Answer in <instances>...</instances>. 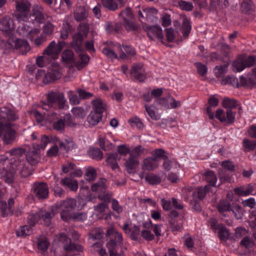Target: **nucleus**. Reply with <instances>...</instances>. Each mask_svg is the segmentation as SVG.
<instances>
[{
  "instance_id": "1",
  "label": "nucleus",
  "mask_w": 256,
  "mask_h": 256,
  "mask_svg": "<svg viewBox=\"0 0 256 256\" xmlns=\"http://www.w3.org/2000/svg\"><path fill=\"white\" fill-rule=\"evenodd\" d=\"M25 150L22 148H14L8 151L6 154L10 156L11 170L8 171L4 169L0 172V177L8 184H11L14 180V173L18 170L22 176L26 178L32 172L28 168L27 163L24 160Z\"/></svg>"
},
{
  "instance_id": "2",
  "label": "nucleus",
  "mask_w": 256,
  "mask_h": 256,
  "mask_svg": "<svg viewBox=\"0 0 256 256\" xmlns=\"http://www.w3.org/2000/svg\"><path fill=\"white\" fill-rule=\"evenodd\" d=\"M18 118L16 113L6 108H0V137L7 144H12L15 140L16 132L12 127L10 121H14Z\"/></svg>"
},
{
  "instance_id": "3",
  "label": "nucleus",
  "mask_w": 256,
  "mask_h": 256,
  "mask_svg": "<svg viewBox=\"0 0 256 256\" xmlns=\"http://www.w3.org/2000/svg\"><path fill=\"white\" fill-rule=\"evenodd\" d=\"M30 4L28 0H17L16 12L14 16L16 19L20 22H29L36 20L39 23H42L46 20V18L42 12V8H36L33 10V14H31L30 12Z\"/></svg>"
},
{
  "instance_id": "4",
  "label": "nucleus",
  "mask_w": 256,
  "mask_h": 256,
  "mask_svg": "<svg viewBox=\"0 0 256 256\" xmlns=\"http://www.w3.org/2000/svg\"><path fill=\"white\" fill-rule=\"evenodd\" d=\"M106 179L100 178L97 182L92 186V190L93 192H98L100 193L98 198L102 201L96 206V208H108V203L111 202L112 194L106 190Z\"/></svg>"
},
{
  "instance_id": "5",
  "label": "nucleus",
  "mask_w": 256,
  "mask_h": 256,
  "mask_svg": "<svg viewBox=\"0 0 256 256\" xmlns=\"http://www.w3.org/2000/svg\"><path fill=\"white\" fill-rule=\"evenodd\" d=\"M92 104L93 109L87 117V122L90 125L94 126L102 120L103 112L106 110V104L99 98L92 100Z\"/></svg>"
},
{
  "instance_id": "6",
  "label": "nucleus",
  "mask_w": 256,
  "mask_h": 256,
  "mask_svg": "<svg viewBox=\"0 0 256 256\" xmlns=\"http://www.w3.org/2000/svg\"><path fill=\"white\" fill-rule=\"evenodd\" d=\"M47 104H44L43 109L46 107L54 108L55 110L64 109L66 102L64 94L60 91H50L46 94Z\"/></svg>"
},
{
  "instance_id": "7",
  "label": "nucleus",
  "mask_w": 256,
  "mask_h": 256,
  "mask_svg": "<svg viewBox=\"0 0 256 256\" xmlns=\"http://www.w3.org/2000/svg\"><path fill=\"white\" fill-rule=\"evenodd\" d=\"M106 246L108 250L110 256H120L123 254L124 250L122 234L116 232L114 238L107 243Z\"/></svg>"
},
{
  "instance_id": "8",
  "label": "nucleus",
  "mask_w": 256,
  "mask_h": 256,
  "mask_svg": "<svg viewBox=\"0 0 256 256\" xmlns=\"http://www.w3.org/2000/svg\"><path fill=\"white\" fill-rule=\"evenodd\" d=\"M40 32V28H32L26 24H20L16 30V32L20 36L26 37L31 41L39 34Z\"/></svg>"
},
{
  "instance_id": "9",
  "label": "nucleus",
  "mask_w": 256,
  "mask_h": 256,
  "mask_svg": "<svg viewBox=\"0 0 256 256\" xmlns=\"http://www.w3.org/2000/svg\"><path fill=\"white\" fill-rule=\"evenodd\" d=\"M214 116L221 122L232 124L234 121L236 112H234L230 108L226 109V111L218 108L216 110Z\"/></svg>"
},
{
  "instance_id": "10",
  "label": "nucleus",
  "mask_w": 256,
  "mask_h": 256,
  "mask_svg": "<svg viewBox=\"0 0 256 256\" xmlns=\"http://www.w3.org/2000/svg\"><path fill=\"white\" fill-rule=\"evenodd\" d=\"M32 189L34 194L39 200H44L48 196V188L46 183L35 182L32 184Z\"/></svg>"
},
{
  "instance_id": "11",
  "label": "nucleus",
  "mask_w": 256,
  "mask_h": 256,
  "mask_svg": "<svg viewBox=\"0 0 256 256\" xmlns=\"http://www.w3.org/2000/svg\"><path fill=\"white\" fill-rule=\"evenodd\" d=\"M8 42L12 46L18 50L22 54H26L30 50V46L27 41L13 38H8Z\"/></svg>"
},
{
  "instance_id": "12",
  "label": "nucleus",
  "mask_w": 256,
  "mask_h": 256,
  "mask_svg": "<svg viewBox=\"0 0 256 256\" xmlns=\"http://www.w3.org/2000/svg\"><path fill=\"white\" fill-rule=\"evenodd\" d=\"M222 166L223 168H220L218 172L220 180L222 182H230L231 178L229 174L226 173V170L230 172L234 170V164L232 162L226 160L222 162Z\"/></svg>"
},
{
  "instance_id": "13",
  "label": "nucleus",
  "mask_w": 256,
  "mask_h": 256,
  "mask_svg": "<svg viewBox=\"0 0 256 256\" xmlns=\"http://www.w3.org/2000/svg\"><path fill=\"white\" fill-rule=\"evenodd\" d=\"M144 30L146 32L148 38L152 40H154L157 39L162 40L163 39V34L162 28L158 26H147L144 27Z\"/></svg>"
},
{
  "instance_id": "14",
  "label": "nucleus",
  "mask_w": 256,
  "mask_h": 256,
  "mask_svg": "<svg viewBox=\"0 0 256 256\" xmlns=\"http://www.w3.org/2000/svg\"><path fill=\"white\" fill-rule=\"evenodd\" d=\"M58 240L60 242L64 243V248L67 252H70L73 250L80 252L83 250V248L81 245L72 243L71 240L64 234H60Z\"/></svg>"
},
{
  "instance_id": "15",
  "label": "nucleus",
  "mask_w": 256,
  "mask_h": 256,
  "mask_svg": "<svg viewBox=\"0 0 256 256\" xmlns=\"http://www.w3.org/2000/svg\"><path fill=\"white\" fill-rule=\"evenodd\" d=\"M60 70V66L58 63H52V70L50 72L46 74L43 80L44 82L48 84L60 79L61 77Z\"/></svg>"
},
{
  "instance_id": "16",
  "label": "nucleus",
  "mask_w": 256,
  "mask_h": 256,
  "mask_svg": "<svg viewBox=\"0 0 256 256\" xmlns=\"http://www.w3.org/2000/svg\"><path fill=\"white\" fill-rule=\"evenodd\" d=\"M39 150L35 146V144H33V148L30 150L26 155L24 154V160L27 163L28 168H29V164L35 165L40 160V154L38 153ZM26 152H24V153Z\"/></svg>"
},
{
  "instance_id": "17",
  "label": "nucleus",
  "mask_w": 256,
  "mask_h": 256,
  "mask_svg": "<svg viewBox=\"0 0 256 256\" xmlns=\"http://www.w3.org/2000/svg\"><path fill=\"white\" fill-rule=\"evenodd\" d=\"M14 28L13 20L10 17H5L0 22V30L10 38L12 36Z\"/></svg>"
},
{
  "instance_id": "18",
  "label": "nucleus",
  "mask_w": 256,
  "mask_h": 256,
  "mask_svg": "<svg viewBox=\"0 0 256 256\" xmlns=\"http://www.w3.org/2000/svg\"><path fill=\"white\" fill-rule=\"evenodd\" d=\"M61 218L66 222L70 220H81L86 218V214L83 212H72L70 209H64L60 213Z\"/></svg>"
},
{
  "instance_id": "19",
  "label": "nucleus",
  "mask_w": 256,
  "mask_h": 256,
  "mask_svg": "<svg viewBox=\"0 0 256 256\" xmlns=\"http://www.w3.org/2000/svg\"><path fill=\"white\" fill-rule=\"evenodd\" d=\"M130 74L139 82H144L146 78V72L142 65L140 64H134L130 70Z\"/></svg>"
},
{
  "instance_id": "20",
  "label": "nucleus",
  "mask_w": 256,
  "mask_h": 256,
  "mask_svg": "<svg viewBox=\"0 0 256 256\" xmlns=\"http://www.w3.org/2000/svg\"><path fill=\"white\" fill-rule=\"evenodd\" d=\"M122 47L126 53V54L122 50L120 44H118L117 48L120 50L119 58L125 60L128 56L132 57L136 54L135 49L130 46L122 44Z\"/></svg>"
},
{
  "instance_id": "21",
  "label": "nucleus",
  "mask_w": 256,
  "mask_h": 256,
  "mask_svg": "<svg viewBox=\"0 0 256 256\" xmlns=\"http://www.w3.org/2000/svg\"><path fill=\"white\" fill-rule=\"evenodd\" d=\"M60 53V49L57 48L54 41L51 42L43 52L44 54H46L53 59L57 58Z\"/></svg>"
},
{
  "instance_id": "22",
  "label": "nucleus",
  "mask_w": 256,
  "mask_h": 256,
  "mask_svg": "<svg viewBox=\"0 0 256 256\" xmlns=\"http://www.w3.org/2000/svg\"><path fill=\"white\" fill-rule=\"evenodd\" d=\"M254 188V185L248 184L246 186H242L235 188L234 189V192L235 194L239 196H247L250 194H252Z\"/></svg>"
},
{
  "instance_id": "23",
  "label": "nucleus",
  "mask_w": 256,
  "mask_h": 256,
  "mask_svg": "<svg viewBox=\"0 0 256 256\" xmlns=\"http://www.w3.org/2000/svg\"><path fill=\"white\" fill-rule=\"evenodd\" d=\"M159 162L152 156L145 158L143 161L142 169L146 170H153L158 166Z\"/></svg>"
},
{
  "instance_id": "24",
  "label": "nucleus",
  "mask_w": 256,
  "mask_h": 256,
  "mask_svg": "<svg viewBox=\"0 0 256 256\" xmlns=\"http://www.w3.org/2000/svg\"><path fill=\"white\" fill-rule=\"evenodd\" d=\"M31 114L35 118L36 120L38 122H40L43 120L44 116H47V118L48 119L50 122H52L55 119L57 118L56 117V113L54 112L47 113L46 114H45L44 116L38 111L33 110L31 112Z\"/></svg>"
},
{
  "instance_id": "25",
  "label": "nucleus",
  "mask_w": 256,
  "mask_h": 256,
  "mask_svg": "<svg viewBox=\"0 0 256 256\" xmlns=\"http://www.w3.org/2000/svg\"><path fill=\"white\" fill-rule=\"evenodd\" d=\"M84 37V36L78 32L76 34L73 36L72 46L77 53H78L82 50V42Z\"/></svg>"
},
{
  "instance_id": "26",
  "label": "nucleus",
  "mask_w": 256,
  "mask_h": 256,
  "mask_svg": "<svg viewBox=\"0 0 256 256\" xmlns=\"http://www.w3.org/2000/svg\"><path fill=\"white\" fill-rule=\"evenodd\" d=\"M160 204L162 208H171L174 206V208H182L183 206L178 203V200L172 198V201L170 200L162 198Z\"/></svg>"
},
{
  "instance_id": "27",
  "label": "nucleus",
  "mask_w": 256,
  "mask_h": 256,
  "mask_svg": "<svg viewBox=\"0 0 256 256\" xmlns=\"http://www.w3.org/2000/svg\"><path fill=\"white\" fill-rule=\"evenodd\" d=\"M219 102L218 100L212 96H211L208 101V106L207 107L206 112L210 119H213L215 118V114L212 111V107H216Z\"/></svg>"
},
{
  "instance_id": "28",
  "label": "nucleus",
  "mask_w": 256,
  "mask_h": 256,
  "mask_svg": "<svg viewBox=\"0 0 256 256\" xmlns=\"http://www.w3.org/2000/svg\"><path fill=\"white\" fill-rule=\"evenodd\" d=\"M60 183L62 186L69 188L72 191H76L78 188L77 181L69 178H62Z\"/></svg>"
},
{
  "instance_id": "29",
  "label": "nucleus",
  "mask_w": 256,
  "mask_h": 256,
  "mask_svg": "<svg viewBox=\"0 0 256 256\" xmlns=\"http://www.w3.org/2000/svg\"><path fill=\"white\" fill-rule=\"evenodd\" d=\"M58 140V138L56 136H48L45 135H44L42 136L41 138V144H35V146L36 148H38V150L44 149L48 144L50 142H57V140Z\"/></svg>"
},
{
  "instance_id": "30",
  "label": "nucleus",
  "mask_w": 256,
  "mask_h": 256,
  "mask_svg": "<svg viewBox=\"0 0 256 256\" xmlns=\"http://www.w3.org/2000/svg\"><path fill=\"white\" fill-rule=\"evenodd\" d=\"M120 158L117 153L110 154H108L106 162L113 170L118 169L119 168L118 164V160H120Z\"/></svg>"
},
{
  "instance_id": "31",
  "label": "nucleus",
  "mask_w": 256,
  "mask_h": 256,
  "mask_svg": "<svg viewBox=\"0 0 256 256\" xmlns=\"http://www.w3.org/2000/svg\"><path fill=\"white\" fill-rule=\"evenodd\" d=\"M82 50L78 53L79 54L80 60H76L75 66L78 69H81L83 68L86 64H87L89 61L88 56L82 52Z\"/></svg>"
},
{
  "instance_id": "32",
  "label": "nucleus",
  "mask_w": 256,
  "mask_h": 256,
  "mask_svg": "<svg viewBox=\"0 0 256 256\" xmlns=\"http://www.w3.org/2000/svg\"><path fill=\"white\" fill-rule=\"evenodd\" d=\"M145 18L148 21L154 22L157 18L158 10L154 8H150L143 10Z\"/></svg>"
},
{
  "instance_id": "33",
  "label": "nucleus",
  "mask_w": 256,
  "mask_h": 256,
  "mask_svg": "<svg viewBox=\"0 0 256 256\" xmlns=\"http://www.w3.org/2000/svg\"><path fill=\"white\" fill-rule=\"evenodd\" d=\"M243 151L247 152L254 150L256 148V140H250L244 138L242 142Z\"/></svg>"
},
{
  "instance_id": "34",
  "label": "nucleus",
  "mask_w": 256,
  "mask_h": 256,
  "mask_svg": "<svg viewBox=\"0 0 256 256\" xmlns=\"http://www.w3.org/2000/svg\"><path fill=\"white\" fill-rule=\"evenodd\" d=\"M74 53L70 50H66L62 54V60L70 64L75 66L76 60L74 58Z\"/></svg>"
},
{
  "instance_id": "35",
  "label": "nucleus",
  "mask_w": 256,
  "mask_h": 256,
  "mask_svg": "<svg viewBox=\"0 0 256 256\" xmlns=\"http://www.w3.org/2000/svg\"><path fill=\"white\" fill-rule=\"evenodd\" d=\"M254 2L252 0H244L241 4V10L245 14H250L254 9Z\"/></svg>"
},
{
  "instance_id": "36",
  "label": "nucleus",
  "mask_w": 256,
  "mask_h": 256,
  "mask_svg": "<svg viewBox=\"0 0 256 256\" xmlns=\"http://www.w3.org/2000/svg\"><path fill=\"white\" fill-rule=\"evenodd\" d=\"M228 64L217 66L214 69V72L217 78L222 77L228 72Z\"/></svg>"
},
{
  "instance_id": "37",
  "label": "nucleus",
  "mask_w": 256,
  "mask_h": 256,
  "mask_svg": "<svg viewBox=\"0 0 256 256\" xmlns=\"http://www.w3.org/2000/svg\"><path fill=\"white\" fill-rule=\"evenodd\" d=\"M99 145L104 150H109L112 149V144L106 136H100L98 138Z\"/></svg>"
},
{
  "instance_id": "38",
  "label": "nucleus",
  "mask_w": 256,
  "mask_h": 256,
  "mask_svg": "<svg viewBox=\"0 0 256 256\" xmlns=\"http://www.w3.org/2000/svg\"><path fill=\"white\" fill-rule=\"evenodd\" d=\"M138 164L139 160L138 158L130 156L126 162V166L128 170L135 169Z\"/></svg>"
},
{
  "instance_id": "39",
  "label": "nucleus",
  "mask_w": 256,
  "mask_h": 256,
  "mask_svg": "<svg viewBox=\"0 0 256 256\" xmlns=\"http://www.w3.org/2000/svg\"><path fill=\"white\" fill-rule=\"evenodd\" d=\"M204 176L206 182L210 185L214 186L216 182L217 178L215 174L212 170L206 172Z\"/></svg>"
},
{
  "instance_id": "40",
  "label": "nucleus",
  "mask_w": 256,
  "mask_h": 256,
  "mask_svg": "<svg viewBox=\"0 0 256 256\" xmlns=\"http://www.w3.org/2000/svg\"><path fill=\"white\" fill-rule=\"evenodd\" d=\"M60 206L62 208H74L76 206L79 207L80 206L77 204L75 199L68 198L61 203Z\"/></svg>"
},
{
  "instance_id": "41",
  "label": "nucleus",
  "mask_w": 256,
  "mask_h": 256,
  "mask_svg": "<svg viewBox=\"0 0 256 256\" xmlns=\"http://www.w3.org/2000/svg\"><path fill=\"white\" fill-rule=\"evenodd\" d=\"M56 142L59 144L60 148H62L66 151L70 150L74 148V143L71 140H64V141L61 142L58 139Z\"/></svg>"
},
{
  "instance_id": "42",
  "label": "nucleus",
  "mask_w": 256,
  "mask_h": 256,
  "mask_svg": "<svg viewBox=\"0 0 256 256\" xmlns=\"http://www.w3.org/2000/svg\"><path fill=\"white\" fill-rule=\"evenodd\" d=\"M71 112L76 118H83L86 114V111L83 108L80 106L73 108Z\"/></svg>"
},
{
  "instance_id": "43",
  "label": "nucleus",
  "mask_w": 256,
  "mask_h": 256,
  "mask_svg": "<svg viewBox=\"0 0 256 256\" xmlns=\"http://www.w3.org/2000/svg\"><path fill=\"white\" fill-rule=\"evenodd\" d=\"M238 102L234 99H230L228 98H225L222 101V106L227 109L236 108L238 106Z\"/></svg>"
},
{
  "instance_id": "44",
  "label": "nucleus",
  "mask_w": 256,
  "mask_h": 256,
  "mask_svg": "<svg viewBox=\"0 0 256 256\" xmlns=\"http://www.w3.org/2000/svg\"><path fill=\"white\" fill-rule=\"evenodd\" d=\"M170 224L174 230H178L181 228L180 226H176L174 219L178 216V213L176 210H172L168 215Z\"/></svg>"
},
{
  "instance_id": "45",
  "label": "nucleus",
  "mask_w": 256,
  "mask_h": 256,
  "mask_svg": "<svg viewBox=\"0 0 256 256\" xmlns=\"http://www.w3.org/2000/svg\"><path fill=\"white\" fill-rule=\"evenodd\" d=\"M152 156L154 158V159L158 160V159L164 160L168 156L166 155V152L164 149L157 148L152 152Z\"/></svg>"
},
{
  "instance_id": "46",
  "label": "nucleus",
  "mask_w": 256,
  "mask_h": 256,
  "mask_svg": "<svg viewBox=\"0 0 256 256\" xmlns=\"http://www.w3.org/2000/svg\"><path fill=\"white\" fill-rule=\"evenodd\" d=\"M145 180L149 184H157L161 181L160 176L153 174H146L145 176Z\"/></svg>"
},
{
  "instance_id": "47",
  "label": "nucleus",
  "mask_w": 256,
  "mask_h": 256,
  "mask_svg": "<svg viewBox=\"0 0 256 256\" xmlns=\"http://www.w3.org/2000/svg\"><path fill=\"white\" fill-rule=\"evenodd\" d=\"M32 232V227L30 225L22 226L19 230L16 232L18 236H29Z\"/></svg>"
},
{
  "instance_id": "48",
  "label": "nucleus",
  "mask_w": 256,
  "mask_h": 256,
  "mask_svg": "<svg viewBox=\"0 0 256 256\" xmlns=\"http://www.w3.org/2000/svg\"><path fill=\"white\" fill-rule=\"evenodd\" d=\"M145 108L148 115L152 119L157 120L160 118V116L156 114L155 108L153 106L145 105Z\"/></svg>"
},
{
  "instance_id": "49",
  "label": "nucleus",
  "mask_w": 256,
  "mask_h": 256,
  "mask_svg": "<svg viewBox=\"0 0 256 256\" xmlns=\"http://www.w3.org/2000/svg\"><path fill=\"white\" fill-rule=\"evenodd\" d=\"M102 5L110 10H115L118 8L117 4L114 0H102Z\"/></svg>"
},
{
  "instance_id": "50",
  "label": "nucleus",
  "mask_w": 256,
  "mask_h": 256,
  "mask_svg": "<svg viewBox=\"0 0 256 256\" xmlns=\"http://www.w3.org/2000/svg\"><path fill=\"white\" fill-rule=\"evenodd\" d=\"M170 101L169 96H168L166 98L156 99L154 102V104L156 105H160L166 109H168L170 108Z\"/></svg>"
},
{
  "instance_id": "51",
  "label": "nucleus",
  "mask_w": 256,
  "mask_h": 256,
  "mask_svg": "<svg viewBox=\"0 0 256 256\" xmlns=\"http://www.w3.org/2000/svg\"><path fill=\"white\" fill-rule=\"evenodd\" d=\"M182 29L183 36L184 38L188 37L191 30L190 22L188 18H185L184 20L182 25Z\"/></svg>"
},
{
  "instance_id": "52",
  "label": "nucleus",
  "mask_w": 256,
  "mask_h": 256,
  "mask_svg": "<svg viewBox=\"0 0 256 256\" xmlns=\"http://www.w3.org/2000/svg\"><path fill=\"white\" fill-rule=\"evenodd\" d=\"M68 94L70 104L76 105L80 103V98L76 94H74L72 91H68Z\"/></svg>"
},
{
  "instance_id": "53",
  "label": "nucleus",
  "mask_w": 256,
  "mask_h": 256,
  "mask_svg": "<svg viewBox=\"0 0 256 256\" xmlns=\"http://www.w3.org/2000/svg\"><path fill=\"white\" fill-rule=\"evenodd\" d=\"M144 148L142 146L139 145L130 150V156L138 158L144 153Z\"/></svg>"
},
{
  "instance_id": "54",
  "label": "nucleus",
  "mask_w": 256,
  "mask_h": 256,
  "mask_svg": "<svg viewBox=\"0 0 256 256\" xmlns=\"http://www.w3.org/2000/svg\"><path fill=\"white\" fill-rule=\"evenodd\" d=\"M40 214V218H42L46 226H48L50 222V220L54 216V214L52 210L51 212H45L42 214L41 212Z\"/></svg>"
},
{
  "instance_id": "55",
  "label": "nucleus",
  "mask_w": 256,
  "mask_h": 256,
  "mask_svg": "<svg viewBox=\"0 0 256 256\" xmlns=\"http://www.w3.org/2000/svg\"><path fill=\"white\" fill-rule=\"evenodd\" d=\"M89 154L90 156L93 159L100 160L102 158V152L98 148L92 149L90 151Z\"/></svg>"
},
{
  "instance_id": "56",
  "label": "nucleus",
  "mask_w": 256,
  "mask_h": 256,
  "mask_svg": "<svg viewBox=\"0 0 256 256\" xmlns=\"http://www.w3.org/2000/svg\"><path fill=\"white\" fill-rule=\"evenodd\" d=\"M0 213L3 217L8 216L12 214H14L18 216L20 214V212L18 209H13L12 210H11V209H0Z\"/></svg>"
},
{
  "instance_id": "57",
  "label": "nucleus",
  "mask_w": 256,
  "mask_h": 256,
  "mask_svg": "<svg viewBox=\"0 0 256 256\" xmlns=\"http://www.w3.org/2000/svg\"><path fill=\"white\" fill-rule=\"evenodd\" d=\"M140 228L138 226H134L128 230V234L132 239L136 240L138 239L140 235Z\"/></svg>"
},
{
  "instance_id": "58",
  "label": "nucleus",
  "mask_w": 256,
  "mask_h": 256,
  "mask_svg": "<svg viewBox=\"0 0 256 256\" xmlns=\"http://www.w3.org/2000/svg\"><path fill=\"white\" fill-rule=\"evenodd\" d=\"M86 180L90 182L94 180L96 176V170L92 168H88L86 174Z\"/></svg>"
},
{
  "instance_id": "59",
  "label": "nucleus",
  "mask_w": 256,
  "mask_h": 256,
  "mask_svg": "<svg viewBox=\"0 0 256 256\" xmlns=\"http://www.w3.org/2000/svg\"><path fill=\"white\" fill-rule=\"evenodd\" d=\"M104 232L103 230L100 228H96L94 230L90 233L91 238L94 240H100L102 238Z\"/></svg>"
},
{
  "instance_id": "60",
  "label": "nucleus",
  "mask_w": 256,
  "mask_h": 256,
  "mask_svg": "<svg viewBox=\"0 0 256 256\" xmlns=\"http://www.w3.org/2000/svg\"><path fill=\"white\" fill-rule=\"evenodd\" d=\"M233 70L236 72H240L244 70L246 67L242 60H235L232 64Z\"/></svg>"
},
{
  "instance_id": "61",
  "label": "nucleus",
  "mask_w": 256,
  "mask_h": 256,
  "mask_svg": "<svg viewBox=\"0 0 256 256\" xmlns=\"http://www.w3.org/2000/svg\"><path fill=\"white\" fill-rule=\"evenodd\" d=\"M230 232L224 226L220 228L218 235L221 240H226L229 236Z\"/></svg>"
},
{
  "instance_id": "62",
  "label": "nucleus",
  "mask_w": 256,
  "mask_h": 256,
  "mask_svg": "<svg viewBox=\"0 0 256 256\" xmlns=\"http://www.w3.org/2000/svg\"><path fill=\"white\" fill-rule=\"evenodd\" d=\"M102 52L108 58L111 59H116L118 58L116 54L114 52V50L110 48H104L102 50Z\"/></svg>"
},
{
  "instance_id": "63",
  "label": "nucleus",
  "mask_w": 256,
  "mask_h": 256,
  "mask_svg": "<svg viewBox=\"0 0 256 256\" xmlns=\"http://www.w3.org/2000/svg\"><path fill=\"white\" fill-rule=\"evenodd\" d=\"M140 202L142 206L146 207H155L156 204L152 199L150 198H140Z\"/></svg>"
},
{
  "instance_id": "64",
  "label": "nucleus",
  "mask_w": 256,
  "mask_h": 256,
  "mask_svg": "<svg viewBox=\"0 0 256 256\" xmlns=\"http://www.w3.org/2000/svg\"><path fill=\"white\" fill-rule=\"evenodd\" d=\"M120 16H122L124 20L132 19L134 16L132 10L130 8H126L125 10H122L120 12Z\"/></svg>"
}]
</instances>
